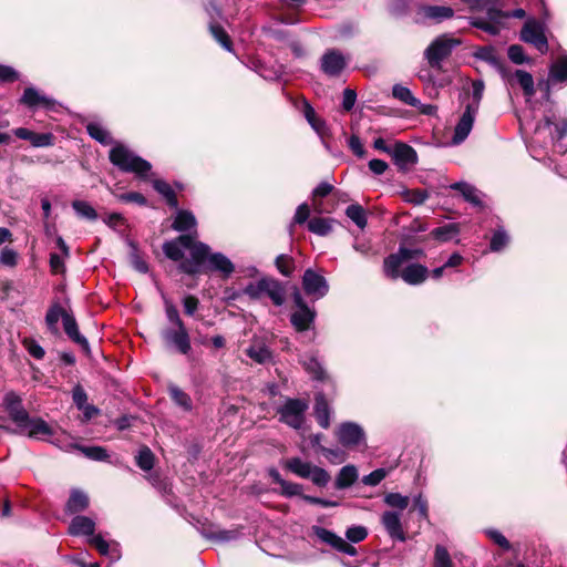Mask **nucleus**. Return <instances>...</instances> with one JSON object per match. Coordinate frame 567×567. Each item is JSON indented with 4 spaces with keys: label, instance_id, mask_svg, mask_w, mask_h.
Returning a JSON list of instances; mask_svg holds the SVG:
<instances>
[{
    "label": "nucleus",
    "instance_id": "nucleus-64",
    "mask_svg": "<svg viewBox=\"0 0 567 567\" xmlns=\"http://www.w3.org/2000/svg\"><path fill=\"white\" fill-rule=\"evenodd\" d=\"M435 567H452L449 551L440 545L435 548Z\"/></svg>",
    "mask_w": 567,
    "mask_h": 567
},
{
    "label": "nucleus",
    "instance_id": "nucleus-13",
    "mask_svg": "<svg viewBox=\"0 0 567 567\" xmlns=\"http://www.w3.org/2000/svg\"><path fill=\"white\" fill-rule=\"evenodd\" d=\"M3 405L10 419L20 427L27 429L30 424V415L21 404V398L14 392L6 394Z\"/></svg>",
    "mask_w": 567,
    "mask_h": 567
},
{
    "label": "nucleus",
    "instance_id": "nucleus-22",
    "mask_svg": "<svg viewBox=\"0 0 567 567\" xmlns=\"http://www.w3.org/2000/svg\"><path fill=\"white\" fill-rule=\"evenodd\" d=\"M87 543L93 546L102 556L110 557L113 560L121 558V548L117 542H107L101 534L87 538Z\"/></svg>",
    "mask_w": 567,
    "mask_h": 567
},
{
    "label": "nucleus",
    "instance_id": "nucleus-20",
    "mask_svg": "<svg viewBox=\"0 0 567 567\" xmlns=\"http://www.w3.org/2000/svg\"><path fill=\"white\" fill-rule=\"evenodd\" d=\"M332 414V409L328 402V399L323 392H318L315 394V404H313V416L317 423L322 429H329L330 426V417Z\"/></svg>",
    "mask_w": 567,
    "mask_h": 567
},
{
    "label": "nucleus",
    "instance_id": "nucleus-8",
    "mask_svg": "<svg viewBox=\"0 0 567 567\" xmlns=\"http://www.w3.org/2000/svg\"><path fill=\"white\" fill-rule=\"evenodd\" d=\"M424 240H425L424 237H420V238H414V237H410V236L403 237L398 251L388 255L383 259V261H389L391 265V268L393 269L396 266H402L404 262L425 257L424 249H422V248H413L412 249V248H408L403 245L404 243L412 244L415 241L422 243Z\"/></svg>",
    "mask_w": 567,
    "mask_h": 567
},
{
    "label": "nucleus",
    "instance_id": "nucleus-12",
    "mask_svg": "<svg viewBox=\"0 0 567 567\" xmlns=\"http://www.w3.org/2000/svg\"><path fill=\"white\" fill-rule=\"evenodd\" d=\"M163 341L167 346H174L182 354H188L192 350L190 338L185 326L176 329L165 328L161 332Z\"/></svg>",
    "mask_w": 567,
    "mask_h": 567
},
{
    "label": "nucleus",
    "instance_id": "nucleus-2",
    "mask_svg": "<svg viewBox=\"0 0 567 567\" xmlns=\"http://www.w3.org/2000/svg\"><path fill=\"white\" fill-rule=\"evenodd\" d=\"M109 161L124 173H133L145 179L152 169V164L133 153L124 144L117 143L109 152Z\"/></svg>",
    "mask_w": 567,
    "mask_h": 567
},
{
    "label": "nucleus",
    "instance_id": "nucleus-7",
    "mask_svg": "<svg viewBox=\"0 0 567 567\" xmlns=\"http://www.w3.org/2000/svg\"><path fill=\"white\" fill-rule=\"evenodd\" d=\"M338 442L346 449L352 450L361 445L367 446L365 432L355 422H342L334 431Z\"/></svg>",
    "mask_w": 567,
    "mask_h": 567
},
{
    "label": "nucleus",
    "instance_id": "nucleus-39",
    "mask_svg": "<svg viewBox=\"0 0 567 567\" xmlns=\"http://www.w3.org/2000/svg\"><path fill=\"white\" fill-rule=\"evenodd\" d=\"M69 315L66 310H64L58 302H54L47 311L45 315V323L49 330L53 333H58V321L61 318L63 320V316Z\"/></svg>",
    "mask_w": 567,
    "mask_h": 567
},
{
    "label": "nucleus",
    "instance_id": "nucleus-21",
    "mask_svg": "<svg viewBox=\"0 0 567 567\" xmlns=\"http://www.w3.org/2000/svg\"><path fill=\"white\" fill-rule=\"evenodd\" d=\"M476 113L477 112L474 111V107L473 109L471 106L465 107L463 115L460 117V120L455 126L454 135L452 137L453 144L457 145V144H461L463 141H465V138L468 136V134L473 127V123H474Z\"/></svg>",
    "mask_w": 567,
    "mask_h": 567
},
{
    "label": "nucleus",
    "instance_id": "nucleus-10",
    "mask_svg": "<svg viewBox=\"0 0 567 567\" xmlns=\"http://www.w3.org/2000/svg\"><path fill=\"white\" fill-rule=\"evenodd\" d=\"M392 161L402 173L411 171L419 162L416 151L409 144L398 141L391 153Z\"/></svg>",
    "mask_w": 567,
    "mask_h": 567
},
{
    "label": "nucleus",
    "instance_id": "nucleus-45",
    "mask_svg": "<svg viewBox=\"0 0 567 567\" xmlns=\"http://www.w3.org/2000/svg\"><path fill=\"white\" fill-rule=\"evenodd\" d=\"M275 266L284 277L290 278L296 269V261L293 257L280 254L275 259Z\"/></svg>",
    "mask_w": 567,
    "mask_h": 567
},
{
    "label": "nucleus",
    "instance_id": "nucleus-40",
    "mask_svg": "<svg viewBox=\"0 0 567 567\" xmlns=\"http://www.w3.org/2000/svg\"><path fill=\"white\" fill-rule=\"evenodd\" d=\"M303 369L311 375L313 380L317 381H326L328 379V374L322 367V364L318 361L316 357H310L302 362Z\"/></svg>",
    "mask_w": 567,
    "mask_h": 567
},
{
    "label": "nucleus",
    "instance_id": "nucleus-11",
    "mask_svg": "<svg viewBox=\"0 0 567 567\" xmlns=\"http://www.w3.org/2000/svg\"><path fill=\"white\" fill-rule=\"evenodd\" d=\"M302 289L306 295L315 299L323 298L329 291L327 279L316 272L313 269L308 268L302 276Z\"/></svg>",
    "mask_w": 567,
    "mask_h": 567
},
{
    "label": "nucleus",
    "instance_id": "nucleus-6",
    "mask_svg": "<svg viewBox=\"0 0 567 567\" xmlns=\"http://www.w3.org/2000/svg\"><path fill=\"white\" fill-rule=\"evenodd\" d=\"M308 408V401L305 399L287 398L285 403L277 409V414L281 423L299 430L305 423Z\"/></svg>",
    "mask_w": 567,
    "mask_h": 567
},
{
    "label": "nucleus",
    "instance_id": "nucleus-30",
    "mask_svg": "<svg viewBox=\"0 0 567 567\" xmlns=\"http://www.w3.org/2000/svg\"><path fill=\"white\" fill-rule=\"evenodd\" d=\"M334 223L333 218L313 217L308 221L307 227L310 233L324 237L332 233Z\"/></svg>",
    "mask_w": 567,
    "mask_h": 567
},
{
    "label": "nucleus",
    "instance_id": "nucleus-55",
    "mask_svg": "<svg viewBox=\"0 0 567 567\" xmlns=\"http://www.w3.org/2000/svg\"><path fill=\"white\" fill-rule=\"evenodd\" d=\"M508 59L515 64L529 63L530 59L525 54L520 44H512L507 49Z\"/></svg>",
    "mask_w": 567,
    "mask_h": 567
},
{
    "label": "nucleus",
    "instance_id": "nucleus-16",
    "mask_svg": "<svg viewBox=\"0 0 567 567\" xmlns=\"http://www.w3.org/2000/svg\"><path fill=\"white\" fill-rule=\"evenodd\" d=\"M19 104L24 105L30 110H35L38 107L52 110L55 105V101L40 94L33 86H29L24 89L22 96L19 99Z\"/></svg>",
    "mask_w": 567,
    "mask_h": 567
},
{
    "label": "nucleus",
    "instance_id": "nucleus-63",
    "mask_svg": "<svg viewBox=\"0 0 567 567\" xmlns=\"http://www.w3.org/2000/svg\"><path fill=\"white\" fill-rule=\"evenodd\" d=\"M23 346L28 350L29 354L37 360H41L45 355L44 349L34 340L27 338L23 340Z\"/></svg>",
    "mask_w": 567,
    "mask_h": 567
},
{
    "label": "nucleus",
    "instance_id": "nucleus-38",
    "mask_svg": "<svg viewBox=\"0 0 567 567\" xmlns=\"http://www.w3.org/2000/svg\"><path fill=\"white\" fill-rule=\"evenodd\" d=\"M128 246H130L128 257H130V262H131L132 267L141 274L148 272V270H150L148 264L144 260V258L138 249L137 244L135 241L131 240V241H128Z\"/></svg>",
    "mask_w": 567,
    "mask_h": 567
},
{
    "label": "nucleus",
    "instance_id": "nucleus-27",
    "mask_svg": "<svg viewBox=\"0 0 567 567\" xmlns=\"http://www.w3.org/2000/svg\"><path fill=\"white\" fill-rule=\"evenodd\" d=\"M303 115L310 126L323 138L326 135H329V128L324 120L320 118L311 104L303 100Z\"/></svg>",
    "mask_w": 567,
    "mask_h": 567
},
{
    "label": "nucleus",
    "instance_id": "nucleus-33",
    "mask_svg": "<svg viewBox=\"0 0 567 567\" xmlns=\"http://www.w3.org/2000/svg\"><path fill=\"white\" fill-rule=\"evenodd\" d=\"M246 355L259 364H265L272 359V352L262 343L251 344L246 349Z\"/></svg>",
    "mask_w": 567,
    "mask_h": 567
},
{
    "label": "nucleus",
    "instance_id": "nucleus-53",
    "mask_svg": "<svg viewBox=\"0 0 567 567\" xmlns=\"http://www.w3.org/2000/svg\"><path fill=\"white\" fill-rule=\"evenodd\" d=\"M112 194L121 203H125V204L134 203L138 206H147L148 205L147 198L142 193H138V192H128V193L116 194L112 190Z\"/></svg>",
    "mask_w": 567,
    "mask_h": 567
},
{
    "label": "nucleus",
    "instance_id": "nucleus-60",
    "mask_svg": "<svg viewBox=\"0 0 567 567\" xmlns=\"http://www.w3.org/2000/svg\"><path fill=\"white\" fill-rule=\"evenodd\" d=\"M389 474V470L380 467L362 477L364 485L375 486Z\"/></svg>",
    "mask_w": 567,
    "mask_h": 567
},
{
    "label": "nucleus",
    "instance_id": "nucleus-17",
    "mask_svg": "<svg viewBox=\"0 0 567 567\" xmlns=\"http://www.w3.org/2000/svg\"><path fill=\"white\" fill-rule=\"evenodd\" d=\"M63 329L68 338L80 346L85 355H91V348L87 339L80 333L75 317L72 313L63 316Z\"/></svg>",
    "mask_w": 567,
    "mask_h": 567
},
{
    "label": "nucleus",
    "instance_id": "nucleus-15",
    "mask_svg": "<svg viewBox=\"0 0 567 567\" xmlns=\"http://www.w3.org/2000/svg\"><path fill=\"white\" fill-rule=\"evenodd\" d=\"M312 529L315 535L320 540H322L326 544H329L334 549L350 556H354L357 554V549L352 545L347 543L343 538L339 537L334 533L319 526H313Z\"/></svg>",
    "mask_w": 567,
    "mask_h": 567
},
{
    "label": "nucleus",
    "instance_id": "nucleus-24",
    "mask_svg": "<svg viewBox=\"0 0 567 567\" xmlns=\"http://www.w3.org/2000/svg\"><path fill=\"white\" fill-rule=\"evenodd\" d=\"M95 532V522L86 516L78 515L72 518L69 525V533L73 536H86L91 538Z\"/></svg>",
    "mask_w": 567,
    "mask_h": 567
},
{
    "label": "nucleus",
    "instance_id": "nucleus-31",
    "mask_svg": "<svg viewBox=\"0 0 567 567\" xmlns=\"http://www.w3.org/2000/svg\"><path fill=\"white\" fill-rule=\"evenodd\" d=\"M460 230H461L460 224H457V223L445 224L441 227L434 228L430 233L429 237L433 238L434 240H436L439 243H447L453 237L458 235Z\"/></svg>",
    "mask_w": 567,
    "mask_h": 567
},
{
    "label": "nucleus",
    "instance_id": "nucleus-61",
    "mask_svg": "<svg viewBox=\"0 0 567 567\" xmlns=\"http://www.w3.org/2000/svg\"><path fill=\"white\" fill-rule=\"evenodd\" d=\"M545 125L547 127L554 125L555 138L560 141L567 136V118H561L557 123H554L550 117H545Z\"/></svg>",
    "mask_w": 567,
    "mask_h": 567
},
{
    "label": "nucleus",
    "instance_id": "nucleus-26",
    "mask_svg": "<svg viewBox=\"0 0 567 567\" xmlns=\"http://www.w3.org/2000/svg\"><path fill=\"white\" fill-rule=\"evenodd\" d=\"M423 18L440 23L454 17V10L447 6L426 4L421 8Z\"/></svg>",
    "mask_w": 567,
    "mask_h": 567
},
{
    "label": "nucleus",
    "instance_id": "nucleus-5",
    "mask_svg": "<svg viewBox=\"0 0 567 567\" xmlns=\"http://www.w3.org/2000/svg\"><path fill=\"white\" fill-rule=\"evenodd\" d=\"M401 267L402 266H396L392 269L389 261H383V274L391 280H398L401 278L410 286L422 285L430 276L429 268L419 262L409 264L404 268Z\"/></svg>",
    "mask_w": 567,
    "mask_h": 567
},
{
    "label": "nucleus",
    "instance_id": "nucleus-56",
    "mask_svg": "<svg viewBox=\"0 0 567 567\" xmlns=\"http://www.w3.org/2000/svg\"><path fill=\"white\" fill-rule=\"evenodd\" d=\"M266 287V278L264 277L259 279L256 284L249 282L243 290V293L247 295L252 300H257L260 298L261 293H264V289Z\"/></svg>",
    "mask_w": 567,
    "mask_h": 567
},
{
    "label": "nucleus",
    "instance_id": "nucleus-51",
    "mask_svg": "<svg viewBox=\"0 0 567 567\" xmlns=\"http://www.w3.org/2000/svg\"><path fill=\"white\" fill-rule=\"evenodd\" d=\"M549 75L557 82H567V55L559 58L551 64Z\"/></svg>",
    "mask_w": 567,
    "mask_h": 567
},
{
    "label": "nucleus",
    "instance_id": "nucleus-57",
    "mask_svg": "<svg viewBox=\"0 0 567 567\" xmlns=\"http://www.w3.org/2000/svg\"><path fill=\"white\" fill-rule=\"evenodd\" d=\"M472 87H473V91H472L473 101H472V103H468L466 106H471L472 109L474 107V111L477 112L478 107H480V103L483 97L484 89H485L484 81L483 80L473 81Z\"/></svg>",
    "mask_w": 567,
    "mask_h": 567
},
{
    "label": "nucleus",
    "instance_id": "nucleus-35",
    "mask_svg": "<svg viewBox=\"0 0 567 567\" xmlns=\"http://www.w3.org/2000/svg\"><path fill=\"white\" fill-rule=\"evenodd\" d=\"M357 480V467L354 465H346L340 470L334 484L337 488L342 489L351 486Z\"/></svg>",
    "mask_w": 567,
    "mask_h": 567
},
{
    "label": "nucleus",
    "instance_id": "nucleus-54",
    "mask_svg": "<svg viewBox=\"0 0 567 567\" xmlns=\"http://www.w3.org/2000/svg\"><path fill=\"white\" fill-rule=\"evenodd\" d=\"M429 196L427 190L421 188L408 189L403 193L404 200L412 205H422Z\"/></svg>",
    "mask_w": 567,
    "mask_h": 567
},
{
    "label": "nucleus",
    "instance_id": "nucleus-14",
    "mask_svg": "<svg viewBox=\"0 0 567 567\" xmlns=\"http://www.w3.org/2000/svg\"><path fill=\"white\" fill-rule=\"evenodd\" d=\"M320 68L326 75L337 78L347 68V60L341 51L329 49L321 56Z\"/></svg>",
    "mask_w": 567,
    "mask_h": 567
},
{
    "label": "nucleus",
    "instance_id": "nucleus-34",
    "mask_svg": "<svg viewBox=\"0 0 567 567\" xmlns=\"http://www.w3.org/2000/svg\"><path fill=\"white\" fill-rule=\"evenodd\" d=\"M168 394L171 400L178 406H181L184 411H190L193 409V401L188 393L182 390L179 386L175 384H169Z\"/></svg>",
    "mask_w": 567,
    "mask_h": 567
},
{
    "label": "nucleus",
    "instance_id": "nucleus-49",
    "mask_svg": "<svg viewBox=\"0 0 567 567\" xmlns=\"http://www.w3.org/2000/svg\"><path fill=\"white\" fill-rule=\"evenodd\" d=\"M514 75L523 89L524 94L526 96H533L536 92L533 75L524 70H516Z\"/></svg>",
    "mask_w": 567,
    "mask_h": 567
},
{
    "label": "nucleus",
    "instance_id": "nucleus-44",
    "mask_svg": "<svg viewBox=\"0 0 567 567\" xmlns=\"http://www.w3.org/2000/svg\"><path fill=\"white\" fill-rule=\"evenodd\" d=\"M71 205L80 218H84V219L94 221L99 217L95 208L90 203H87L85 200L75 199L72 202Z\"/></svg>",
    "mask_w": 567,
    "mask_h": 567
},
{
    "label": "nucleus",
    "instance_id": "nucleus-52",
    "mask_svg": "<svg viewBox=\"0 0 567 567\" xmlns=\"http://www.w3.org/2000/svg\"><path fill=\"white\" fill-rule=\"evenodd\" d=\"M509 241V237L507 235V233L505 231V229L503 227H498L492 238H491V241H489V249L492 251H501L503 250Z\"/></svg>",
    "mask_w": 567,
    "mask_h": 567
},
{
    "label": "nucleus",
    "instance_id": "nucleus-1",
    "mask_svg": "<svg viewBox=\"0 0 567 567\" xmlns=\"http://www.w3.org/2000/svg\"><path fill=\"white\" fill-rule=\"evenodd\" d=\"M196 227L195 215L190 210L178 209L172 228L182 234L163 244V254L178 262V272L193 279L200 275L218 274L223 280H227L235 271L234 262L223 252H213L209 245L197 240Z\"/></svg>",
    "mask_w": 567,
    "mask_h": 567
},
{
    "label": "nucleus",
    "instance_id": "nucleus-9",
    "mask_svg": "<svg viewBox=\"0 0 567 567\" xmlns=\"http://www.w3.org/2000/svg\"><path fill=\"white\" fill-rule=\"evenodd\" d=\"M519 39L533 44L543 54L548 51V41L544 33V28L536 19H528L524 23L519 32Z\"/></svg>",
    "mask_w": 567,
    "mask_h": 567
},
{
    "label": "nucleus",
    "instance_id": "nucleus-19",
    "mask_svg": "<svg viewBox=\"0 0 567 567\" xmlns=\"http://www.w3.org/2000/svg\"><path fill=\"white\" fill-rule=\"evenodd\" d=\"M476 59L487 62L492 66H494L502 78L509 79L511 71L504 64V62L496 55L495 49L492 45L480 47L473 54Z\"/></svg>",
    "mask_w": 567,
    "mask_h": 567
},
{
    "label": "nucleus",
    "instance_id": "nucleus-42",
    "mask_svg": "<svg viewBox=\"0 0 567 567\" xmlns=\"http://www.w3.org/2000/svg\"><path fill=\"white\" fill-rule=\"evenodd\" d=\"M451 188L455 189V190H458L461 192V194L463 195L464 199L471 204H473L474 206H482L483 205V202L481 200V198L477 196L476 194V188L465 182H457V183H454Z\"/></svg>",
    "mask_w": 567,
    "mask_h": 567
},
{
    "label": "nucleus",
    "instance_id": "nucleus-25",
    "mask_svg": "<svg viewBox=\"0 0 567 567\" xmlns=\"http://www.w3.org/2000/svg\"><path fill=\"white\" fill-rule=\"evenodd\" d=\"M382 523L388 534L398 540H405V535L402 529L400 515L396 512H385L382 516Z\"/></svg>",
    "mask_w": 567,
    "mask_h": 567
},
{
    "label": "nucleus",
    "instance_id": "nucleus-29",
    "mask_svg": "<svg viewBox=\"0 0 567 567\" xmlns=\"http://www.w3.org/2000/svg\"><path fill=\"white\" fill-rule=\"evenodd\" d=\"M266 278V288L264 289V293H266L275 306H282L285 303V295L286 289L285 285L275 278Z\"/></svg>",
    "mask_w": 567,
    "mask_h": 567
},
{
    "label": "nucleus",
    "instance_id": "nucleus-3",
    "mask_svg": "<svg viewBox=\"0 0 567 567\" xmlns=\"http://www.w3.org/2000/svg\"><path fill=\"white\" fill-rule=\"evenodd\" d=\"M462 44L458 38L444 33L436 37L425 49L424 58L432 69L442 70V63L449 59L453 50Z\"/></svg>",
    "mask_w": 567,
    "mask_h": 567
},
{
    "label": "nucleus",
    "instance_id": "nucleus-4",
    "mask_svg": "<svg viewBox=\"0 0 567 567\" xmlns=\"http://www.w3.org/2000/svg\"><path fill=\"white\" fill-rule=\"evenodd\" d=\"M501 0H468L471 11H486L487 20L481 17H470L468 22L472 27L480 29L491 35H498L501 28L497 25V18L492 10H501L497 6Z\"/></svg>",
    "mask_w": 567,
    "mask_h": 567
},
{
    "label": "nucleus",
    "instance_id": "nucleus-28",
    "mask_svg": "<svg viewBox=\"0 0 567 567\" xmlns=\"http://www.w3.org/2000/svg\"><path fill=\"white\" fill-rule=\"evenodd\" d=\"M208 31L213 39L227 52H234V43L225 30V28L219 24L217 21H210L208 24Z\"/></svg>",
    "mask_w": 567,
    "mask_h": 567
},
{
    "label": "nucleus",
    "instance_id": "nucleus-48",
    "mask_svg": "<svg viewBox=\"0 0 567 567\" xmlns=\"http://www.w3.org/2000/svg\"><path fill=\"white\" fill-rule=\"evenodd\" d=\"M155 455L146 445L142 446L135 456L136 465L143 471H151L154 466Z\"/></svg>",
    "mask_w": 567,
    "mask_h": 567
},
{
    "label": "nucleus",
    "instance_id": "nucleus-62",
    "mask_svg": "<svg viewBox=\"0 0 567 567\" xmlns=\"http://www.w3.org/2000/svg\"><path fill=\"white\" fill-rule=\"evenodd\" d=\"M311 475L308 476L316 485L326 486L330 480V475L328 472L321 467L312 465V470L310 471Z\"/></svg>",
    "mask_w": 567,
    "mask_h": 567
},
{
    "label": "nucleus",
    "instance_id": "nucleus-46",
    "mask_svg": "<svg viewBox=\"0 0 567 567\" xmlns=\"http://www.w3.org/2000/svg\"><path fill=\"white\" fill-rule=\"evenodd\" d=\"M86 132L90 137L97 141L102 145H110L113 143V138L110 133L97 123H89L86 125Z\"/></svg>",
    "mask_w": 567,
    "mask_h": 567
},
{
    "label": "nucleus",
    "instance_id": "nucleus-32",
    "mask_svg": "<svg viewBox=\"0 0 567 567\" xmlns=\"http://www.w3.org/2000/svg\"><path fill=\"white\" fill-rule=\"evenodd\" d=\"M152 185H153V188L165 198L166 204L171 208H175V209L178 208L179 203H178L177 195L167 182H165L163 179H154L152 182Z\"/></svg>",
    "mask_w": 567,
    "mask_h": 567
},
{
    "label": "nucleus",
    "instance_id": "nucleus-18",
    "mask_svg": "<svg viewBox=\"0 0 567 567\" xmlns=\"http://www.w3.org/2000/svg\"><path fill=\"white\" fill-rule=\"evenodd\" d=\"M12 132L18 138L29 141L33 147H49L55 142L54 134L50 132L37 133L25 127H17Z\"/></svg>",
    "mask_w": 567,
    "mask_h": 567
},
{
    "label": "nucleus",
    "instance_id": "nucleus-36",
    "mask_svg": "<svg viewBox=\"0 0 567 567\" xmlns=\"http://www.w3.org/2000/svg\"><path fill=\"white\" fill-rule=\"evenodd\" d=\"M74 447L79 450L85 457L97 461V462H105L109 461L110 454L107 450L103 446L92 445H80L75 444Z\"/></svg>",
    "mask_w": 567,
    "mask_h": 567
},
{
    "label": "nucleus",
    "instance_id": "nucleus-37",
    "mask_svg": "<svg viewBox=\"0 0 567 567\" xmlns=\"http://www.w3.org/2000/svg\"><path fill=\"white\" fill-rule=\"evenodd\" d=\"M285 467L291 473L302 477L308 478L311 475L312 465L309 462H303L299 457H291L286 460Z\"/></svg>",
    "mask_w": 567,
    "mask_h": 567
},
{
    "label": "nucleus",
    "instance_id": "nucleus-59",
    "mask_svg": "<svg viewBox=\"0 0 567 567\" xmlns=\"http://www.w3.org/2000/svg\"><path fill=\"white\" fill-rule=\"evenodd\" d=\"M492 13L494 14V17L497 18V25L499 28L503 27V24H502L503 19H508V18L523 19L526 17V11L522 8H517L512 11L492 10Z\"/></svg>",
    "mask_w": 567,
    "mask_h": 567
},
{
    "label": "nucleus",
    "instance_id": "nucleus-41",
    "mask_svg": "<svg viewBox=\"0 0 567 567\" xmlns=\"http://www.w3.org/2000/svg\"><path fill=\"white\" fill-rule=\"evenodd\" d=\"M346 216L350 218L360 229H364L368 225L367 213L364 208L355 203L346 208Z\"/></svg>",
    "mask_w": 567,
    "mask_h": 567
},
{
    "label": "nucleus",
    "instance_id": "nucleus-23",
    "mask_svg": "<svg viewBox=\"0 0 567 567\" xmlns=\"http://www.w3.org/2000/svg\"><path fill=\"white\" fill-rule=\"evenodd\" d=\"M317 312L309 306L301 309H297L290 315V323L297 332H303L309 330L315 322Z\"/></svg>",
    "mask_w": 567,
    "mask_h": 567
},
{
    "label": "nucleus",
    "instance_id": "nucleus-43",
    "mask_svg": "<svg viewBox=\"0 0 567 567\" xmlns=\"http://www.w3.org/2000/svg\"><path fill=\"white\" fill-rule=\"evenodd\" d=\"M392 95L409 106L419 107L421 105L420 100L412 94L411 90L401 84L393 85Z\"/></svg>",
    "mask_w": 567,
    "mask_h": 567
},
{
    "label": "nucleus",
    "instance_id": "nucleus-58",
    "mask_svg": "<svg viewBox=\"0 0 567 567\" xmlns=\"http://www.w3.org/2000/svg\"><path fill=\"white\" fill-rule=\"evenodd\" d=\"M165 303V312L168 321L174 324L175 327H182L185 326L184 321L179 317V312L176 308V306L169 300L164 298Z\"/></svg>",
    "mask_w": 567,
    "mask_h": 567
},
{
    "label": "nucleus",
    "instance_id": "nucleus-50",
    "mask_svg": "<svg viewBox=\"0 0 567 567\" xmlns=\"http://www.w3.org/2000/svg\"><path fill=\"white\" fill-rule=\"evenodd\" d=\"M334 189L333 185L321 182L313 190H312V204L316 212L321 213V198L327 197Z\"/></svg>",
    "mask_w": 567,
    "mask_h": 567
},
{
    "label": "nucleus",
    "instance_id": "nucleus-47",
    "mask_svg": "<svg viewBox=\"0 0 567 567\" xmlns=\"http://www.w3.org/2000/svg\"><path fill=\"white\" fill-rule=\"evenodd\" d=\"M28 435L30 437H38L39 435L50 436L53 434L52 427L41 417H30Z\"/></svg>",
    "mask_w": 567,
    "mask_h": 567
}]
</instances>
